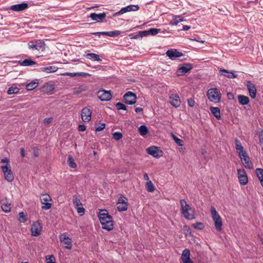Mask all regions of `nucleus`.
Segmentation results:
<instances>
[{"label": "nucleus", "instance_id": "obj_1", "mask_svg": "<svg viewBox=\"0 0 263 263\" xmlns=\"http://www.w3.org/2000/svg\"><path fill=\"white\" fill-rule=\"evenodd\" d=\"M98 217L102 228L108 231L113 229L114 224L112 217L108 214L106 210H100L98 214Z\"/></svg>", "mask_w": 263, "mask_h": 263}, {"label": "nucleus", "instance_id": "obj_2", "mask_svg": "<svg viewBox=\"0 0 263 263\" xmlns=\"http://www.w3.org/2000/svg\"><path fill=\"white\" fill-rule=\"evenodd\" d=\"M181 213L184 218L188 220H192L195 218V211L192 209L187 203L185 199L180 201Z\"/></svg>", "mask_w": 263, "mask_h": 263}, {"label": "nucleus", "instance_id": "obj_3", "mask_svg": "<svg viewBox=\"0 0 263 263\" xmlns=\"http://www.w3.org/2000/svg\"><path fill=\"white\" fill-rule=\"evenodd\" d=\"M206 96L209 101L214 103H219L221 98V92L217 88L209 89L207 91Z\"/></svg>", "mask_w": 263, "mask_h": 263}, {"label": "nucleus", "instance_id": "obj_4", "mask_svg": "<svg viewBox=\"0 0 263 263\" xmlns=\"http://www.w3.org/2000/svg\"><path fill=\"white\" fill-rule=\"evenodd\" d=\"M211 213L212 219L214 222V225L216 230L220 232L222 230V222L221 218L216 211L214 206L211 208Z\"/></svg>", "mask_w": 263, "mask_h": 263}, {"label": "nucleus", "instance_id": "obj_5", "mask_svg": "<svg viewBox=\"0 0 263 263\" xmlns=\"http://www.w3.org/2000/svg\"><path fill=\"white\" fill-rule=\"evenodd\" d=\"M28 48L32 50L44 51L46 48V44L44 41L34 40L30 41L28 43Z\"/></svg>", "mask_w": 263, "mask_h": 263}, {"label": "nucleus", "instance_id": "obj_6", "mask_svg": "<svg viewBox=\"0 0 263 263\" xmlns=\"http://www.w3.org/2000/svg\"><path fill=\"white\" fill-rule=\"evenodd\" d=\"M5 179L9 182H11L14 180V176L11 171L10 166L4 165L1 166Z\"/></svg>", "mask_w": 263, "mask_h": 263}, {"label": "nucleus", "instance_id": "obj_7", "mask_svg": "<svg viewBox=\"0 0 263 263\" xmlns=\"http://www.w3.org/2000/svg\"><path fill=\"white\" fill-rule=\"evenodd\" d=\"M139 9V7L138 5H128L125 7H123L121 9V10L116 13H114L112 14L114 17H116L118 15H121L125 13L130 12V11H136Z\"/></svg>", "mask_w": 263, "mask_h": 263}, {"label": "nucleus", "instance_id": "obj_8", "mask_svg": "<svg viewBox=\"0 0 263 263\" xmlns=\"http://www.w3.org/2000/svg\"><path fill=\"white\" fill-rule=\"evenodd\" d=\"M117 204V210L119 212L125 211L128 209L127 199L121 195L119 197Z\"/></svg>", "mask_w": 263, "mask_h": 263}, {"label": "nucleus", "instance_id": "obj_9", "mask_svg": "<svg viewBox=\"0 0 263 263\" xmlns=\"http://www.w3.org/2000/svg\"><path fill=\"white\" fill-rule=\"evenodd\" d=\"M237 177L241 185H246L248 182L247 173L244 169H237Z\"/></svg>", "mask_w": 263, "mask_h": 263}, {"label": "nucleus", "instance_id": "obj_10", "mask_svg": "<svg viewBox=\"0 0 263 263\" xmlns=\"http://www.w3.org/2000/svg\"><path fill=\"white\" fill-rule=\"evenodd\" d=\"M125 103L128 105H133L136 102L137 97L135 93L128 91L123 96Z\"/></svg>", "mask_w": 263, "mask_h": 263}, {"label": "nucleus", "instance_id": "obj_11", "mask_svg": "<svg viewBox=\"0 0 263 263\" xmlns=\"http://www.w3.org/2000/svg\"><path fill=\"white\" fill-rule=\"evenodd\" d=\"M60 240L64 247L67 249H71L72 247V240L65 233H62L59 236Z\"/></svg>", "mask_w": 263, "mask_h": 263}, {"label": "nucleus", "instance_id": "obj_12", "mask_svg": "<svg viewBox=\"0 0 263 263\" xmlns=\"http://www.w3.org/2000/svg\"><path fill=\"white\" fill-rule=\"evenodd\" d=\"M98 98L102 101H108L111 99L112 96L110 91L101 89L97 92Z\"/></svg>", "mask_w": 263, "mask_h": 263}, {"label": "nucleus", "instance_id": "obj_13", "mask_svg": "<svg viewBox=\"0 0 263 263\" xmlns=\"http://www.w3.org/2000/svg\"><path fill=\"white\" fill-rule=\"evenodd\" d=\"M42 230V226L39 221L33 223L31 228V235L34 236L40 235Z\"/></svg>", "mask_w": 263, "mask_h": 263}, {"label": "nucleus", "instance_id": "obj_14", "mask_svg": "<svg viewBox=\"0 0 263 263\" xmlns=\"http://www.w3.org/2000/svg\"><path fill=\"white\" fill-rule=\"evenodd\" d=\"M239 158L246 168L248 169L253 168V163L250 161V158L246 153H243V154L240 155Z\"/></svg>", "mask_w": 263, "mask_h": 263}, {"label": "nucleus", "instance_id": "obj_15", "mask_svg": "<svg viewBox=\"0 0 263 263\" xmlns=\"http://www.w3.org/2000/svg\"><path fill=\"white\" fill-rule=\"evenodd\" d=\"M147 153L154 157L159 158L162 156V151L156 146H151L146 149Z\"/></svg>", "mask_w": 263, "mask_h": 263}, {"label": "nucleus", "instance_id": "obj_16", "mask_svg": "<svg viewBox=\"0 0 263 263\" xmlns=\"http://www.w3.org/2000/svg\"><path fill=\"white\" fill-rule=\"evenodd\" d=\"M91 110L88 107H84L81 110V118L83 122H88L91 119Z\"/></svg>", "mask_w": 263, "mask_h": 263}, {"label": "nucleus", "instance_id": "obj_17", "mask_svg": "<svg viewBox=\"0 0 263 263\" xmlns=\"http://www.w3.org/2000/svg\"><path fill=\"white\" fill-rule=\"evenodd\" d=\"M166 55L172 60H175L178 58L182 57L183 54L182 52L178 51L177 49H168L166 52Z\"/></svg>", "mask_w": 263, "mask_h": 263}, {"label": "nucleus", "instance_id": "obj_18", "mask_svg": "<svg viewBox=\"0 0 263 263\" xmlns=\"http://www.w3.org/2000/svg\"><path fill=\"white\" fill-rule=\"evenodd\" d=\"M193 68L192 65L191 64H184L179 67L176 71L177 76H181L190 71Z\"/></svg>", "mask_w": 263, "mask_h": 263}, {"label": "nucleus", "instance_id": "obj_19", "mask_svg": "<svg viewBox=\"0 0 263 263\" xmlns=\"http://www.w3.org/2000/svg\"><path fill=\"white\" fill-rule=\"evenodd\" d=\"M190 251L188 249H185L181 254V260L182 263H193L190 258Z\"/></svg>", "mask_w": 263, "mask_h": 263}, {"label": "nucleus", "instance_id": "obj_20", "mask_svg": "<svg viewBox=\"0 0 263 263\" xmlns=\"http://www.w3.org/2000/svg\"><path fill=\"white\" fill-rule=\"evenodd\" d=\"M249 95L252 98H255L256 95V88L255 86L250 81H248L246 84Z\"/></svg>", "mask_w": 263, "mask_h": 263}, {"label": "nucleus", "instance_id": "obj_21", "mask_svg": "<svg viewBox=\"0 0 263 263\" xmlns=\"http://www.w3.org/2000/svg\"><path fill=\"white\" fill-rule=\"evenodd\" d=\"M170 101L171 104L176 108L179 107L181 104L179 97L177 94L172 95L170 97Z\"/></svg>", "mask_w": 263, "mask_h": 263}, {"label": "nucleus", "instance_id": "obj_22", "mask_svg": "<svg viewBox=\"0 0 263 263\" xmlns=\"http://www.w3.org/2000/svg\"><path fill=\"white\" fill-rule=\"evenodd\" d=\"M28 7V5L26 3H22L19 4H16L12 5L10 7V9L14 11H22L26 9Z\"/></svg>", "mask_w": 263, "mask_h": 263}, {"label": "nucleus", "instance_id": "obj_23", "mask_svg": "<svg viewBox=\"0 0 263 263\" xmlns=\"http://www.w3.org/2000/svg\"><path fill=\"white\" fill-rule=\"evenodd\" d=\"M1 207L3 211L8 213L11 211V204L7 198H3L1 200Z\"/></svg>", "mask_w": 263, "mask_h": 263}, {"label": "nucleus", "instance_id": "obj_24", "mask_svg": "<svg viewBox=\"0 0 263 263\" xmlns=\"http://www.w3.org/2000/svg\"><path fill=\"white\" fill-rule=\"evenodd\" d=\"M89 17H90L92 20L96 21L98 22H101L103 19L105 18L106 13L104 12L99 14L92 13L90 14Z\"/></svg>", "mask_w": 263, "mask_h": 263}, {"label": "nucleus", "instance_id": "obj_25", "mask_svg": "<svg viewBox=\"0 0 263 263\" xmlns=\"http://www.w3.org/2000/svg\"><path fill=\"white\" fill-rule=\"evenodd\" d=\"M54 89V85L49 83H45L42 87V91L46 93L52 92Z\"/></svg>", "mask_w": 263, "mask_h": 263}, {"label": "nucleus", "instance_id": "obj_26", "mask_svg": "<svg viewBox=\"0 0 263 263\" xmlns=\"http://www.w3.org/2000/svg\"><path fill=\"white\" fill-rule=\"evenodd\" d=\"M210 110L214 116L218 120L221 119L220 110L217 107H211Z\"/></svg>", "mask_w": 263, "mask_h": 263}, {"label": "nucleus", "instance_id": "obj_27", "mask_svg": "<svg viewBox=\"0 0 263 263\" xmlns=\"http://www.w3.org/2000/svg\"><path fill=\"white\" fill-rule=\"evenodd\" d=\"M235 148L238 152L239 156L241 154H243V153H246L244 150L243 146H242L240 142L238 140V139H236L235 140Z\"/></svg>", "mask_w": 263, "mask_h": 263}, {"label": "nucleus", "instance_id": "obj_28", "mask_svg": "<svg viewBox=\"0 0 263 263\" xmlns=\"http://www.w3.org/2000/svg\"><path fill=\"white\" fill-rule=\"evenodd\" d=\"M36 64V63L35 62L31 60L30 59H26L23 61L18 62V64L22 66H30L35 65Z\"/></svg>", "mask_w": 263, "mask_h": 263}, {"label": "nucleus", "instance_id": "obj_29", "mask_svg": "<svg viewBox=\"0 0 263 263\" xmlns=\"http://www.w3.org/2000/svg\"><path fill=\"white\" fill-rule=\"evenodd\" d=\"M237 98L239 103L242 105H247L249 103V99L246 96L240 95Z\"/></svg>", "mask_w": 263, "mask_h": 263}, {"label": "nucleus", "instance_id": "obj_30", "mask_svg": "<svg viewBox=\"0 0 263 263\" xmlns=\"http://www.w3.org/2000/svg\"><path fill=\"white\" fill-rule=\"evenodd\" d=\"M88 89V87L86 85H82L79 87L73 88V94L79 95L82 92L85 91Z\"/></svg>", "mask_w": 263, "mask_h": 263}, {"label": "nucleus", "instance_id": "obj_31", "mask_svg": "<svg viewBox=\"0 0 263 263\" xmlns=\"http://www.w3.org/2000/svg\"><path fill=\"white\" fill-rule=\"evenodd\" d=\"M58 68L54 66H50L48 67H42L40 69V70L43 72H45L46 73H51L54 72L58 70Z\"/></svg>", "mask_w": 263, "mask_h": 263}, {"label": "nucleus", "instance_id": "obj_32", "mask_svg": "<svg viewBox=\"0 0 263 263\" xmlns=\"http://www.w3.org/2000/svg\"><path fill=\"white\" fill-rule=\"evenodd\" d=\"M85 57L93 61L100 62L102 60L98 54L93 53H87L85 55Z\"/></svg>", "mask_w": 263, "mask_h": 263}, {"label": "nucleus", "instance_id": "obj_33", "mask_svg": "<svg viewBox=\"0 0 263 263\" xmlns=\"http://www.w3.org/2000/svg\"><path fill=\"white\" fill-rule=\"evenodd\" d=\"M255 173L257 178L260 181L261 186L263 187V169L257 168L256 169Z\"/></svg>", "mask_w": 263, "mask_h": 263}, {"label": "nucleus", "instance_id": "obj_34", "mask_svg": "<svg viewBox=\"0 0 263 263\" xmlns=\"http://www.w3.org/2000/svg\"><path fill=\"white\" fill-rule=\"evenodd\" d=\"M37 80L32 81L26 85V88L28 90H32L38 86Z\"/></svg>", "mask_w": 263, "mask_h": 263}, {"label": "nucleus", "instance_id": "obj_35", "mask_svg": "<svg viewBox=\"0 0 263 263\" xmlns=\"http://www.w3.org/2000/svg\"><path fill=\"white\" fill-rule=\"evenodd\" d=\"M220 71L222 72V74L223 76L228 78H234L236 77V75H235L232 72H229L227 70L225 69L220 68Z\"/></svg>", "mask_w": 263, "mask_h": 263}, {"label": "nucleus", "instance_id": "obj_36", "mask_svg": "<svg viewBox=\"0 0 263 263\" xmlns=\"http://www.w3.org/2000/svg\"><path fill=\"white\" fill-rule=\"evenodd\" d=\"M173 22L170 23L171 25H177L178 23L184 21L183 18L181 17L180 15H173Z\"/></svg>", "mask_w": 263, "mask_h": 263}, {"label": "nucleus", "instance_id": "obj_37", "mask_svg": "<svg viewBox=\"0 0 263 263\" xmlns=\"http://www.w3.org/2000/svg\"><path fill=\"white\" fill-rule=\"evenodd\" d=\"M122 32L119 30H114L111 31H106L104 33V35L111 37H116L121 34Z\"/></svg>", "mask_w": 263, "mask_h": 263}, {"label": "nucleus", "instance_id": "obj_38", "mask_svg": "<svg viewBox=\"0 0 263 263\" xmlns=\"http://www.w3.org/2000/svg\"><path fill=\"white\" fill-rule=\"evenodd\" d=\"M41 203L50 202L51 201V197L47 194H42L40 196Z\"/></svg>", "mask_w": 263, "mask_h": 263}, {"label": "nucleus", "instance_id": "obj_39", "mask_svg": "<svg viewBox=\"0 0 263 263\" xmlns=\"http://www.w3.org/2000/svg\"><path fill=\"white\" fill-rule=\"evenodd\" d=\"M145 187L147 192L153 193L154 192L155 188L152 181H147L145 184Z\"/></svg>", "mask_w": 263, "mask_h": 263}, {"label": "nucleus", "instance_id": "obj_40", "mask_svg": "<svg viewBox=\"0 0 263 263\" xmlns=\"http://www.w3.org/2000/svg\"><path fill=\"white\" fill-rule=\"evenodd\" d=\"M67 163L70 167L76 168L77 167V164L75 163L73 157L71 156L68 157Z\"/></svg>", "mask_w": 263, "mask_h": 263}, {"label": "nucleus", "instance_id": "obj_41", "mask_svg": "<svg viewBox=\"0 0 263 263\" xmlns=\"http://www.w3.org/2000/svg\"><path fill=\"white\" fill-rule=\"evenodd\" d=\"M138 130L140 134L142 136H144L147 135L148 132L147 127L144 125L140 126L138 128Z\"/></svg>", "mask_w": 263, "mask_h": 263}, {"label": "nucleus", "instance_id": "obj_42", "mask_svg": "<svg viewBox=\"0 0 263 263\" xmlns=\"http://www.w3.org/2000/svg\"><path fill=\"white\" fill-rule=\"evenodd\" d=\"M20 89L16 86L13 85L9 88L7 93L9 95L16 94L19 92Z\"/></svg>", "mask_w": 263, "mask_h": 263}, {"label": "nucleus", "instance_id": "obj_43", "mask_svg": "<svg viewBox=\"0 0 263 263\" xmlns=\"http://www.w3.org/2000/svg\"><path fill=\"white\" fill-rule=\"evenodd\" d=\"M73 203L74 208H77V207L81 206L82 205V204L80 199L76 195H74L73 197Z\"/></svg>", "mask_w": 263, "mask_h": 263}, {"label": "nucleus", "instance_id": "obj_44", "mask_svg": "<svg viewBox=\"0 0 263 263\" xmlns=\"http://www.w3.org/2000/svg\"><path fill=\"white\" fill-rule=\"evenodd\" d=\"M172 138L174 140V141L176 142V143L180 146H183V141L182 139L178 138L177 137H176L174 134H172L171 135Z\"/></svg>", "mask_w": 263, "mask_h": 263}, {"label": "nucleus", "instance_id": "obj_45", "mask_svg": "<svg viewBox=\"0 0 263 263\" xmlns=\"http://www.w3.org/2000/svg\"><path fill=\"white\" fill-rule=\"evenodd\" d=\"M18 216H19V217L18 218V220L19 221V222L20 223H24L26 221V220H27L26 216L24 212H20L18 214Z\"/></svg>", "mask_w": 263, "mask_h": 263}, {"label": "nucleus", "instance_id": "obj_46", "mask_svg": "<svg viewBox=\"0 0 263 263\" xmlns=\"http://www.w3.org/2000/svg\"><path fill=\"white\" fill-rule=\"evenodd\" d=\"M45 259L46 263H56L55 258L53 255L46 256Z\"/></svg>", "mask_w": 263, "mask_h": 263}, {"label": "nucleus", "instance_id": "obj_47", "mask_svg": "<svg viewBox=\"0 0 263 263\" xmlns=\"http://www.w3.org/2000/svg\"><path fill=\"white\" fill-rule=\"evenodd\" d=\"M193 227L196 229L201 230L203 229L204 226L202 222H197L193 224Z\"/></svg>", "mask_w": 263, "mask_h": 263}, {"label": "nucleus", "instance_id": "obj_48", "mask_svg": "<svg viewBox=\"0 0 263 263\" xmlns=\"http://www.w3.org/2000/svg\"><path fill=\"white\" fill-rule=\"evenodd\" d=\"M42 204H43L42 209L44 210H49L51 207V203L50 202H44L42 203Z\"/></svg>", "mask_w": 263, "mask_h": 263}, {"label": "nucleus", "instance_id": "obj_49", "mask_svg": "<svg viewBox=\"0 0 263 263\" xmlns=\"http://www.w3.org/2000/svg\"><path fill=\"white\" fill-rule=\"evenodd\" d=\"M116 106L118 110H126V106L122 103L119 102L116 104Z\"/></svg>", "mask_w": 263, "mask_h": 263}, {"label": "nucleus", "instance_id": "obj_50", "mask_svg": "<svg viewBox=\"0 0 263 263\" xmlns=\"http://www.w3.org/2000/svg\"><path fill=\"white\" fill-rule=\"evenodd\" d=\"M79 214H80V216H82L84 214L85 210L83 207V205L81 206L77 207V208H75Z\"/></svg>", "mask_w": 263, "mask_h": 263}, {"label": "nucleus", "instance_id": "obj_51", "mask_svg": "<svg viewBox=\"0 0 263 263\" xmlns=\"http://www.w3.org/2000/svg\"><path fill=\"white\" fill-rule=\"evenodd\" d=\"M122 137V135L120 132H115L113 134V138L116 140H119Z\"/></svg>", "mask_w": 263, "mask_h": 263}, {"label": "nucleus", "instance_id": "obj_52", "mask_svg": "<svg viewBox=\"0 0 263 263\" xmlns=\"http://www.w3.org/2000/svg\"><path fill=\"white\" fill-rule=\"evenodd\" d=\"M159 30L157 28H151L148 30L149 34H152L153 35H156L158 33Z\"/></svg>", "mask_w": 263, "mask_h": 263}, {"label": "nucleus", "instance_id": "obj_53", "mask_svg": "<svg viewBox=\"0 0 263 263\" xmlns=\"http://www.w3.org/2000/svg\"><path fill=\"white\" fill-rule=\"evenodd\" d=\"M53 121V118L50 117V118H47L44 119L43 120V123L45 125H48L50 123H51Z\"/></svg>", "mask_w": 263, "mask_h": 263}, {"label": "nucleus", "instance_id": "obj_54", "mask_svg": "<svg viewBox=\"0 0 263 263\" xmlns=\"http://www.w3.org/2000/svg\"><path fill=\"white\" fill-rule=\"evenodd\" d=\"M64 76H70L71 77H74L77 76V72H65L62 74Z\"/></svg>", "mask_w": 263, "mask_h": 263}, {"label": "nucleus", "instance_id": "obj_55", "mask_svg": "<svg viewBox=\"0 0 263 263\" xmlns=\"http://www.w3.org/2000/svg\"><path fill=\"white\" fill-rule=\"evenodd\" d=\"M105 127V123H102L100 126H98L96 127V132H99L103 129H104Z\"/></svg>", "mask_w": 263, "mask_h": 263}, {"label": "nucleus", "instance_id": "obj_56", "mask_svg": "<svg viewBox=\"0 0 263 263\" xmlns=\"http://www.w3.org/2000/svg\"><path fill=\"white\" fill-rule=\"evenodd\" d=\"M139 35L141 37H143V36H145L147 35H149L148 30L139 31Z\"/></svg>", "mask_w": 263, "mask_h": 263}, {"label": "nucleus", "instance_id": "obj_57", "mask_svg": "<svg viewBox=\"0 0 263 263\" xmlns=\"http://www.w3.org/2000/svg\"><path fill=\"white\" fill-rule=\"evenodd\" d=\"M90 74L84 72H77V76H80L82 77H86L87 76H89Z\"/></svg>", "mask_w": 263, "mask_h": 263}, {"label": "nucleus", "instance_id": "obj_58", "mask_svg": "<svg viewBox=\"0 0 263 263\" xmlns=\"http://www.w3.org/2000/svg\"><path fill=\"white\" fill-rule=\"evenodd\" d=\"M259 141L261 145L263 144V130H262L259 135Z\"/></svg>", "mask_w": 263, "mask_h": 263}, {"label": "nucleus", "instance_id": "obj_59", "mask_svg": "<svg viewBox=\"0 0 263 263\" xmlns=\"http://www.w3.org/2000/svg\"><path fill=\"white\" fill-rule=\"evenodd\" d=\"M187 103L189 106L193 107L195 104V101L193 99H190L187 100Z\"/></svg>", "mask_w": 263, "mask_h": 263}, {"label": "nucleus", "instance_id": "obj_60", "mask_svg": "<svg viewBox=\"0 0 263 263\" xmlns=\"http://www.w3.org/2000/svg\"><path fill=\"white\" fill-rule=\"evenodd\" d=\"M78 129L79 131L84 132L86 130V126L84 124H80L79 125Z\"/></svg>", "mask_w": 263, "mask_h": 263}, {"label": "nucleus", "instance_id": "obj_61", "mask_svg": "<svg viewBox=\"0 0 263 263\" xmlns=\"http://www.w3.org/2000/svg\"><path fill=\"white\" fill-rule=\"evenodd\" d=\"M1 162L6 163V164L5 165H8V166H10V164H9V160L7 158H5L1 159Z\"/></svg>", "mask_w": 263, "mask_h": 263}, {"label": "nucleus", "instance_id": "obj_62", "mask_svg": "<svg viewBox=\"0 0 263 263\" xmlns=\"http://www.w3.org/2000/svg\"><path fill=\"white\" fill-rule=\"evenodd\" d=\"M21 155L23 158L25 157V151L24 148H21Z\"/></svg>", "mask_w": 263, "mask_h": 263}, {"label": "nucleus", "instance_id": "obj_63", "mask_svg": "<svg viewBox=\"0 0 263 263\" xmlns=\"http://www.w3.org/2000/svg\"><path fill=\"white\" fill-rule=\"evenodd\" d=\"M104 33L105 32H97L93 33L92 34L100 36L101 35H104Z\"/></svg>", "mask_w": 263, "mask_h": 263}, {"label": "nucleus", "instance_id": "obj_64", "mask_svg": "<svg viewBox=\"0 0 263 263\" xmlns=\"http://www.w3.org/2000/svg\"><path fill=\"white\" fill-rule=\"evenodd\" d=\"M135 110L137 113H140V112H142L143 111V109L140 107H137L135 108Z\"/></svg>", "mask_w": 263, "mask_h": 263}]
</instances>
